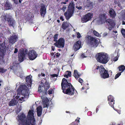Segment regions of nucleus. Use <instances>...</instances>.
<instances>
[{
    "instance_id": "f257e3e1",
    "label": "nucleus",
    "mask_w": 125,
    "mask_h": 125,
    "mask_svg": "<svg viewBox=\"0 0 125 125\" xmlns=\"http://www.w3.org/2000/svg\"><path fill=\"white\" fill-rule=\"evenodd\" d=\"M18 125H35V120L32 110H30L27 117L23 113L18 116Z\"/></svg>"
},
{
    "instance_id": "f03ea898",
    "label": "nucleus",
    "mask_w": 125,
    "mask_h": 125,
    "mask_svg": "<svg viewBox=\"0 0 125 125\" xmlns=\"http://www.w3.org/2000/svg\"><path fill=\"white\" fill-rule=\"evenodd\" d=\"M67 80L65 78L62 79L61 83V89L65 94L70 95L74 94L75 92L77 93L74 87L70 82L71 79Z\"/></svg>"
},
{
    "instance_id": "7ed1b4c3",
    "label": "nucleus",
    "mask_w": 125,
    "mask_h": 125,
    "mask_svg": "<svg viewBox=\"0 0 125 125\" xmlns=\"http://www.w3.org/2000/svg\"><path fill=\"white\" fill-rule=\"evenodd\" d=\"M96 58L98 62L103 64H106L110 59L107 54L102 52L98 53Z\"/></svg>"
},
{
    "instance_id": "20e7f679",
    "label": "nucleus",
    "mask_w": 125,
    "mask_h": 125,
    "mask_svg": "<svg viewBox=\"0 0 125 125\" xmlns=\"http://www.w3.org/2000/svg\"><path fill=\"white\" fill-rule=\"evenodd\" d=\"M73 1H71L69 4L68 9L64 13V16L67 20L72 17L75 11V5Z\"/></svg>"
},
{
    "instance_id": "39448f33",
    "label": "nucleus",
    "mask_w": 125,
    "mask_h": 125,
    "mask_svg": "<svg viewBox=\"0 0 125 125\" xmlns=\"http://www.w3.org/2000/svg\"><path fill=\"white\" fill-rule=\"evenodd\" d=\"M17 91L24 96V98H28L29 94L28 88L25 85H20Z\"/></svg>"
},
{
    "instance_id": "423d86ee",
    "label": "nucleus",
    "mask_w": 125,
    "mask_h": 125,
    "mask_svg": "<svg viewBox=\"0 0 125 125\" xmlns=\"http://www.w3.org/2000/svg\"><path fill=\"white\" fill-rule=\"evenodd\" d=\"M85 38L88 43L93 47L95 48L98 45L99 41L96 38L89 35L86 36Z\"/></svg>"
},
{
    "instance_id": "0eeeda50",
    "label": "nucleus",
    "mask_w": 125,
    "mask_h": 125,
    "mask_svg": "<svg viewBox=\"0 0 125 125\" xmlns=\"http://www.w3.org/2000/svg\"><path fill=\"white\" fill-rule=\"evenodd\" d=\"M99 69L100 72V74L101 77L103 79H106L108 78L109 77L108 71L105 70L104 67L99 66H97L96 68L94 69L95 70Z\"/></svg>"
},
{
    "instance_id": "6e6552de",
    "label": "nucleus",
    "mask_w": 125,
    "mask_h": 125,
    "mask_svg": "<svg viewBox=\"0 0 125 125\" xmlns=\"http://www.w3.org/2000/svg\"><path fill=\"white\" fill-rule=\"evenodd\" d=\"M93 17L92 13L89 12L84 15L82 18V21L83 23H85L90 20Z\"/></svg>"
},
{
    "instance_id": "1a4fd4ad",
    "label": "nucleus",
    "mask_w": 125,
    "mask_h": 125,
    "mask_svg": "<svg viewBox=\"0 0 125 125\" xmlns=\"http://www.w3.org/2000/svg\"><path fill=\"white\" fill-rule=\"evenodd\" d=\"M28 56L29 59L31 60L35 59L38 56V54L34 50H32L29 51L28 53Z\"/></svg>"
},
{
    "instance_id": "9d476101",
    "label": "nucleus",
    "mask_w": 125,
    "mask_h": 125,
    "mask_svg": "<svg viewBox=\"0 0 125 125\" xmlns=\"http://www.w3.org/2000/svg\"><path fill=\"white\" fill-rule=\"evenodd\" d=\"M64 39L61 38L56 42L54 43V45L59 48H63L64 46Z\"/></svg>"
},
{
    "instance_id": "9b49d317",
    "label": "nucleus",
    "mask_w": 125,
    "mask_h": 125,
    "mask_svg": "<svg viewBox=\"0 0 125 125\" xmlns=\"http://www.w3.org/2000/svg\"><path fill=\"white\" fill-rule=\"evenodd\" d=\"M106 23L108 26V29L111 30L115 26V24L114 21L112 19H108L106 20Z\"/></svg>"
},
{
    "instance_id": "f8f14e48",
    "label": "nucleus",
    "mask_w": 125,
    "mask_h": 125,
    "mask_svg": "<svg viewBox=\"0 0 125 125\" xmlns=\"http://www.w3.org/2000/svg\"><path fill=\"white\" fill-rule=\"evenodd\" d=\"M8 25L10 27L14 28L15 24L16 21L12 16H9L7 19Z\"/></svg>"
},
{
    "instance_id": "ddd939ff",
    "label": "nucleus",
    "mask_w": 125,
    "mask_h": 125,
    "mask_svg": "<svg viewBox=\"0 0 125 125\" xmlns=\"http://www.w3.org/2000/svg\"><path fill=\"white\" fill-rule=\"evenodd\" d=\"M5 42L0 43V55L1 56H3L6 50V46Z\"/></svg>"
},
{
    "instance_id": "4468645a",
    "label": "nucleus",
    "mask_w": 125,
    "mask_h": 125,
    "mask_svg": "<svg viewBox=\"0 0 125 125\" xmlns=\"http://www.w3.org/2000/svg\"><path fill=\"white\" fill-rule=\"evenodd\" d=\"M25 54L24 51H20L18 54V61L22 62L25 59Z\"/></svg>"
},
{
    "instance_id": "2eb2a0df",
    "label": "nucleus",
    "mask_w": 125,
    "mask_h": 125,
    "mask_svg": "<svg viewBox=\"0 0 125 125\" xmlns=\"http://www.w3.org/2000/svg\"><path fill=\"white\" fill-rule=\"evenodd\" d=\"M18 39V36L16 35H13L10 36L9 39V43L12 44L17 42Z\"/></svg>"
},
{
    "instance_id": "dca6fc26",
    "label": "nucleus",
    "mask_w": 125,
    "mask_h": 125,
    "mask_svg": "<svg viewBox=\"0 0 125 125\" xmlns=\"http://www.w3.org/2000/svg\"><path fill=\"white\" fill-rule=\"evenodd\" d=\"M40 84L42 86V87H44L45 90V94H47V91L49 89L50 87V84L49 83L46 81L44 83H43L42 82H41Z\"/></svg>"
},
{
    "instance_id": "f3484780",
    "label": "nucleus",
    "mask_w": 125,
    "mask_h": 125,
    "mask_svg": "<svg viewBox=\"0 0 125 125\" xmlns=\"http://www.w3.org/2000/svg\"><path fill=\"white\" fill-rule=\"evenodd\" d=\"M40 15L42 16L43 17L46 13V8L44 5H42L40 10Z\"/></svg>"
},
{
    "instance_id": "a211bd4d",
    "label": "nucleus",
    "mask_w": 125,
    "mask_h": 125,
    "mask_svg": "<svg viewBox=\"0 0 125 125\" xmlns=\"http://www.w3.org/2000/svg\"><path fill=\"white\" fill-rule=\"evenodd\" d=\"M81 42L79 40L76 42L73 46L74 50L77 51L79 50L81 47Z\"/></svg>"
},
{
    "instance_id": "6ab92c4d",
    "label": "nucleus",
    "mask_w": 125,
    "mask_h": 125,
    "mask_svg": "<svg viewBox=\"0 0 125 125\" xmlns=\"http://www.w3.org/2000/svg\"><path fill=\"white\" fill-rule=\"evenodd\" d=\"M26 81L27 85L31 87L32 84V80L30 77V75H28L25 78Z\"/></svg>"
},
{
    "instance_id": "aec40b11",
    "label": "nucleus",
    "mask_w": 125,
    "mask_h": 125,
    "mask_svg": "<svg viewBox=\"0 0 125 125\" xmlns=\"http://www.w3.org/2000/svg\"><path fill=\"white\" fill-rule=\"evenodd\" d=\"M109 13L110 17L113 19H114L116 16V14L115 11L112 8L110 9L109 10Z\"/></svg>"
},
{
    "instance_id": "412c9836",
    "label": "nucleus",
    "mask_w": 125,
    "mask_h": 125,
    "mask_svg": "<svg viewBox=\"0 0 125 125\" xmlns=\"http://www.w3.org/2000/svg\"><path fill=\"white\" fill-rule=\"evenodd\" d=\"M49 102V100L48 98H46L43 99L42 101V104L43 108L48 107V103Z\"/></svg>"
},
{
    "instance_id": "4be33fe9",
    "label": "nucleus",
    "mask_w": 125,
    "mask_h": 125,
    "mask_svg": "<svg viewBox=\"0 0 125 125\" xmlns=\"http://www.w3.org/2000/svg\"><path fill=\"white\" fill-rule=\"evenodd\" d=\"M37 114L38 116H40L42 114V108L41 106H39L37 108Z\"/></svg>"
},
{
    "instance_id": "5701e85b",
    "label": "nucleus",
    "mask_w": 125,
    "mask_h": 125,
    "mask_svg": "<svg viewBox=\"0 0 125 125\" xmlns=\"http://www.w3.org/2000/svg\"><path fill=\"white\" fill-rule=\"evenodd\" d=\"M99 19L101 22H103L105 21L106 19L105 14H103L100 15L99 16Z\"/></svg>"
},
{
    "instance_id": "b1692460",
    "label": "nucleus",
    "mask_w": 125,
    "mask_h": 125,
    "mask_svg": "<svg viewBox=\"0 0 125 125\" xmlns=\"http://www.w3.org/2000/svg\"><path fill=\"white\" fill-rule=\"evenodd\" d=\"M69 26V23L66 22L64 21L62 25V28L64 30H65Z\"/></svg>"
},
{
    "instance_id": "393cba45",
    "label": "nucleus",
    "mask_w": 125,
    "mask_h": 125,
    "mask_svg": "<svg viewBox=\"0 0 125 125\" xmlns=\"http://www.w3.org/2000/svg\"><path fill=\"white\" fill-rule=\"evenodd\" d=\"M33 19V17L31 16L28 15L25 19V20L27 22L28 21L29 23H32V21Z\"/></svg>"
},
{
    "instance_id": "a878e982",
    "label": "nucleus",
    "mask_w": 125,
    "mask_h": 125,
    "mask_svg": "<svg viewBox=\"0 0 125 125\" xmlns=\"http://www.w3.org/2000/svg\"><path fill=\"white\" fill-rule=\"evenodd\" d=\"M73 76L76 79H78L81 75V74H79L78 71L76 70L74 71Z\"/></svg>"
},
{
    "instance_id": "bb28decb",
    "label": "nucleus",
    "mask_w": 125,
    "mask_h": 125,
    "mask_svg": "<svg viewBox=\"0 0 125 125\" xmlns=\"http://www.w3.org/2000/svg\"><path fill=\"white\" fill-rule=\"evenodd\" d=\"M17 104L16 101L14 99H12L9 103V106H13L16 105Z\"/></svg>"
},
{
    "instance_id": "cd10ccee",
    "label": "nucleus",
    "mask_w": 125,
    "mask_h": 125,
    "mask_svg": "<svg viewBox=\"0 0 125 125\" xmlns=\"http://www.w3.org/2000/svg\"><path fill=\"white\" fill-rule=\"evenodd\" d=\"M5 6L6 7L7 10L11 9L12 8V5L10 3L7 2L5 5Z\"/></svg>"
},
{
    "instance_id": "c85d7f7f",
    "label": "nucleus",
    "mask_w": 125,
    "mask_h": 125,
    "mask_svg": "<svg viewBox=\"0 0 125 125\" xmlns=\"http://www.w3.org/2000/svg\"><path fill=\"white\" fill-rule=\"evenodd\" d=\"M5 54L3 56H1V55H0V63L1 64H4V63H5V61L4 60V56Z\"/></svg>"
},
{
    "instance_id": "c756f323",
    "label": "nucleus",
    "mask_w": 125,
    "mask_h": 125,
    "mask_svg": "<svg viewBox=\"0 0 125 125\" xmlns=\"http://www.w3.org/2000/svg\"><path fill=\"white\" fill-rule=\"evenodd\" d=\"M119 71L123 72L125 69V67L124 65H122L118 67Z\"/></svg>"
},
{
    "instance_id": "7c9ffc66",
    "label": "nucleus",
    "mask_w": 125,
    "mask_h": 125,
    "mask_svg": "<svg viewBox=\"0 0 125 125\" xmlns=\"http://www.w3.org/2000/svg\"><path fill=\"white\" fill-rule=\"evenodd\" d=\"M79 118L78 119H76L75 121L71 124L69 125H78V123L79 122Z\"/></svg>"
},
{
    "instance_id": "2f4dec72",
    "label": "nucleus",
    "mask_w": 125,
    "mask_h": 125,
    "mask_svg": "<svg viewBox=\"0 0 125 125\" xmlns=\"http://www.w3.org/2000/svg\"><path fill=\"white\" fill-rule=\"evenodd\" d=\"M7 70V69H5L3 67H0V73L3 74L5 73Z\"/></svg>"
},
{
    "instance_id": "473e14b6",
    "label": "nucleus",
    "mask_w": 125,
    "mask_h": 125,
    "mask_svg": "<svg viewBox=\"0 0 125 125\" xmlns=\"http://www.w3.org/2000/svg\"><path fill=\"white\" fill-rule=\"evenodd\" d=\"M109 104L113 108L114 107V104H115V100H112V101H109Z\"/></svg>"
},
{
    "instance_id": "72a5a7b5",
    "label": "nucleus",
    "mask_w": 125,
    "mask_h": 125,
    "mask_svg": "<svg viewBox=\"0 0 125 125\" xmlns=\"http://www.w3.org/2000/svg\"><path fill=\"white\" fill-rule=\"evenodd\" d=\"M93 3L90 1L88 2L87 4V6L88 7H92L93 6Z\"/></svg>"
},
{
    "instance_id": "f704fd0d",
    "label": "nucleus",
    "mask_w": 125,
    "mask_h": 125,
    "mask_svg": "<svg viewBox=\"0 0 125 125\" xmlns=\"http://www.w3.org/2000/svg\"><path fill=\"white\" fill-rule=\"evenodd\" d=\"M43 87H42L41 85H39L38 87V92L40 93L42 92L43 91Z\"/></svg>"
},
{
    "instance_id": "c9c22d12",
    "label": "nucleus",
    "mask_w": 125,
    "mask_h": 125,
    "mask_svg": "<svg viewBox=\"0 0 125 125\" xmlns=\"http://www.w3.org/2000/svg\"><path fill=\"white\" fill-rule=\"evenodd\" d=\"M114 100V98L113 96L111 95H109L108 97V101H112V100Z\"/></svg>"
},
{
    "instance_id": "e433bc0d",
    "label": "nucleus",
    "mask_w": 125,
    "mask_h": 125,
    "mask_svg": "<svg viewBox=\"0 0 125 125\" xmlns=\"http://www.w3.org/2000/svg\"><path fill=\"white\" fill-rule=\"evenodd\" d=\"M93 33L96 36L99 37L100 36L99 34L95 30L93 31Z\"/></svg>"
},
{
    "instance_id": "4c0bfd02",
    "label": "nucleus",
    "mask_w": 125,
    "mask_h": 125,
    "mask_svg": "<svg viewBox=\"0 0 125 125\" xmlns=\"http://www.w3.org/2000/svg\"><path fill=\"white\" fill-rule=\"evenodd\" d=\"M64 73L69 76V77L71 76V71H67L65 73Z\"/></svg>"
},
{
    "instance_id": "58836bf2",
    "label": "nucleus",
    "mask_w": 125,
    "mask_h": 125,
    "mask_svg": "<svg viewBox=\"0 0 125 125\" xmlns=\"http://www.w3.org/2000/svg\"><path fill=\"white\" fill-rule=\"evenodd\" d=\"M58 36V35L57 34H55L53 38L54 39L53 41L55 42L57 41V37Z\"/></svg>"
},
{
    "instance_id": "ea45409f",
    "label": "nucleus",
    "mask_w": 125,
    "mask_h": 125,
    "mask_svg": "<svg viewBox=\"0 0 125 125\" xmlns=\"http://www.w3.org/2000/svg\"><path fill=\"white\" fill-rule=\"evenodd\" d=\"M60 55V54L58 52L56 53L54 56V57L55 58H58Z\"/></svg>"
},
{
    "instance_id": "a19ab883",
    "label": "nucleus",
    "mask_w": 125,
    "mask_h": 125,
    "mask_svg": "<svg viewBox=\"0 0 125 125\" xmlns=\"http://www.w3.org/2000/svg\"><path fill=\"white\" fill-rule=\"evenodd\" d=\"M121 72H118L116 74L115 77V79H116L118 78L121 75Z\"/></svg>"
},
{
    "instance_id": "79ce46f5",
    "label": "nucleus",
    "mask_w": 125,
    "mask_h": 125,
    "mask_svg": "<svg viewBox=\"0 0 125 125\" xmlns=\"http://www.w3.org/2000/svg\"><path fill=\"white\" fill-rule=\"evenodd\" d=\"M9 16H11L9 15H6L4 16H3L4 21L5 22L7 21V19L8 18V17Z\"/></svg>"
},
{
    "instance_id": "37998d69",
    "label": "nucleus",
    "mask_w": 125,
    "mask_h": 125,
    "mask_svg": "<svg viewBox=\"0 0 125 125\" xmlns=\"http://www.w3.org/2000/svg\"><path fill=\"white\" fill-rule=\"evenodd\" d=\"M121 32L122 35L125 38V29H122L121 30Z\"/></svg>"
},
{
    "instance_id": "c03bdc74",
    "label": "nucleus",
    "mask_w": 125,
    "mask_h": 125,
    "mask_svg": "<svg viewBox=\"0 0 125 125\" xmlns=\"http://www.w3.org/2000/svg\"><path fill=\"white\" fill-rule=\"evenodd\" d=\"M53 90L52 89H50L48 91V94L49 95L52 94V93Z\"/></svg>"
},
{
    "instance_id": "a18cd8bd",
    "label": "nucleus",
    "mask_w": 125,
    "mask_h": 125,
    "mask_svg": "<svg viewBox=\"0 0 125 125\" xmlns=\"http://www.w3.org/2000/svg\"><path fill=\"white\" fill-rule=\"evenodd\" d=\"M51 76L52 77H57L58 76V75L56 74H52L51 75Z\"/></svg>"
},
{
    "instance_id": "49530a36",
    "label": "nucleus",
    "mask_w": 125,
    "mask_h": 125,
    "mask_svg": "<svg viewBox=\"0 0 125 125\" xmlns=\"http://www.w3.org/2000/svg\"><path fill=\"white\" fill-rule=\"evenodd\" d=\"M77 37L78 38H80L81 37V36L80 33L78 32L77 33Z\"/></svg>"
},
{
    "instance_id": "de8ad7c7",
    "label": "nucleus",
    "mask_w": 125,
    "mask_h": 125,
    "mask_svg": "<svg viewBox=\"0 0 125 125\" xmlns=\"http://www.w3.org/2000/svg\"><path fill=\"white\" fill-rule=\"evenodd\" d=\"M76 8L79 10H81L82 9V7L81 6H76Z\"/></svg>"
},
{
    "instance_id": "09e8293b",
    "label": "nucleus",
    "mask_w": 125,
    "mask_h": 125,
    "mask_svg": "<svg viewBox=\"0 0 125 125\" xmlns=\"http://www.w3.org/2000/svg\"><path fill=\"white\" fill-rule=\"evenodd\" d=\"M78 82L81 83H82L83 82V79L81 78H80L78 80Z\"/></svg>"
},
{
    "instance_id": "8fccbe9b",
    "label": "nucleus",
    "mask_w": 125,
    "mask_h": 125,
    "mask_svg": "<svg viewBox=\"0 0 125 125\" xmlns=\"http://www.w3.org/2000/svg\"><path fill=\"white\" fill-rule=\"evenodd\" d=\"M66 5H64L63 6V7L62 8V10H64L65 9H66Z\"/></svg>"
},
{
    "instance_id": "3c124183",
    "label": "nucleus",
    "mask_w": 125,
    "mask_h": 125,
    "mask_svg": "<svg viewBox=\"0 0 125 125\" xmlns=\"http://www.w3.org/2000/svg\"><path fill=\"white\" fill-rule=\"evenodd\" d=\"M14 3L16 4H17L18 3V0H12Z\"/></svg>"
},
{
    "instance_id": "603ef678",
    "label": "nucleus",
    "mask_w": 125,
    "mask_h": 125,
    "mask_svg": "<svg viewBox=\"0 0 125 125\" xmlns=\"http://www.w3.org/2000/svg\"><path fill=\"white\" fill-rule=\"evenodd\" d=\"M118 59V57H115L114 59V61H116Z\"/></svg>"
},
{
    "instance_id": "864d4df0",
    "label": "nucleus",
    "mask_w": 125,
    "mask_h": 125,
    "mask_svg": "<svg viewBox=\"0 0 125 125\" xmlns=\"http://www.w3.org/2000/svg\"><path fill=\"white\" fill-rule=\"evenodd\" d=\"M18 50L17 48H15V50L14 51V53H17L18 52Z\"/></svg>"
},
{
    "instance_id": "5fc2aeb1",
    "label": "nucleus",
    "mask_w": 125,
    "mask_h": 125,
    "mask_svg": "<svg viewBox=\"0 0 125 125\" xmlns=\"http://www.w3.org/2000/svg\"><path fill=\"white\" fill-rule=\"evenodd\" d=\"M60 19L62 21H63L64 20L63 17L62 16L60 17Z\"/></svg>"
},
{
    "instance_id": "6e6d98bb",
    "label": "nucleus",
    "mask_w": 125,
    "mask_h": 125,
    "mask_svg": "<svg viewBox=\"0 0 125 125\" xmlns=\"http://www.w3.org/2000/svg\"><path fill=\"white\" fill-rule=\"evenodd\" d=\"M81 56L82 57V58H85V57H86V56H85V55L83 54H82L81 55Z\"/></svg>"
},
{
    "instance_id": "4d7b16f0",
    "label": "nucleus",
    "mask_w": 125,
    "mask_h": 125,
    "mask_svg": "<svg viewBox=\"0 0 125 125\" xmlns=\"http://www.w3.org/2000/svg\"><path fill=\"white\" fill-rule=\"evenodd\" d=\"M64 76V77L65 78H68L69 77V76L67 75L65 73H64V74L63 75Z\"/></svg>"
},
{
    "instance_id": "13d9d810",
    "label": "nucleus",
    "mask_w": 125,
    "mask_h": 125,
    "mask_svg": "<svg viewBox=\"0 0 125 125\" xmlns=\"http://www.w3.org/2000/svg\"><path fill=\"white\" fill-rule=\"evenodd\" d=\"M55 47L54 46H52L51 47V50H52L53 51L55 49Z\"/></svg>"
},
{
    "instance_id": "bf43d9fd",
    "label": "nucleus",
    "mask_w": 125,
    "mask_h": 125,
    "mask_svg": "<svg viewBox=\"0 0 125 125\" xmlns=\"http://www.w3.org/2000/svg\"><path fill=\"white\" fill-rule=\"evenodd\" d=\"M119 1H118L117 0H115L114 1V3L116 4H118V3H119Z\"/></svg>"
},
{
    "instance_id": "052dcab7",
    "label": "nucleus",
    "mask_w": 125,
    "mask_h": 125,
    "mask_svg": "<svg viewBox=\"0 0 125 125\" xmlns=\"http://www.w3.org/2000/svg\"><path fill=\"white\" fill-rule=\"evenodd\" d=\"M117 6L119 7H120V8H121L122 7H121V5L120 3V2L119 3H118V4H117Z\"/></svg>"
},
{
    "instance_id": "680f3d73",
    "label": "nucleus",
    "mask_w": 125,
    "mask_h": 125,
    "mask_svg": "<svg viewBox=\"0 0 125 125\" xmlns=\"http://www.w3.org/2000/svg\"><path fill=\"white\" fill-rule=\"evenodd\" d=\"M61 4H66V3L65 1L64 2H62L61 3Z\"/></svg>"
},
{
    "instance_id": "e2e57ef3",
    "label": "nucleus",
    "mask_w": 125,
    "mask_h": 125,
    "mask_svg": "<svg viewBox=\"0 0 125 125\" xmlns=\"http://www.w3.org/2000/svg\"><path fill=\"white\" fill-rule=\"evenodd\" d=\"M55 53V52L54 53H53V52H51V54L52 56H53L54 55V53Z\"/></svg>"
},
{
    "instance_id": "0e129e2a",
    "label": "nucleus",
    "mask_w": 125,
    "mask_h": 125,
    "mask_svg": "<svg viewBox=\"0 0 125 125\" xmlns=\"http://www.w3.org/2000/svg\"><path fill=\"white\" fill-rule=\"evenodd\" d=\"M41 74L42 76H45V74L43 73H42Z\"/></svg>"
},
{
    "instance_id": "69168bd1",
    "label": "nucleus",
    "mask_w": 125,
    "mask_h": 125,
    "mask_svg": "<svg viewBox=\"0 0 125 125\" xmlns=\"http://www.w3.org/2000/svg\"><path fill=\"white\" fill-rule=\"evenodd\" d=\"M96 113L98 111V108H96Z\"/></svg>"
},
{
    "instance_id": "338daca9",
    "label": "nucleus",
    "mask_w": 125,
    "mask_h": 125,
    "mask_svg": "<svg viewBox=\"0 0 125 125\" xmlns=\"http://www.w3.org/2000/svg\"><path fill=\"white\" fill-rule=\"evenodd\" d=\"M109 72L110 73H111V74L112 75V71L111 70H110L109 71Z\"/></svg>"
},
{
    "instance_id": "774afa93",
    "label": "nucleus",
    "mask_w": 125,
    "mask_h": 125,
    "mask_svg": "<svg viewBox=\"0 0 125 125\" xmlns=\"http://www.w3.org/2000/svg\"><path fill=\"white\" fill-rule=\"evenodd\" d=\"M57 21L58 23H59L60 22V21L59 20H57Z\"/></svg>"
}]
</instances>
